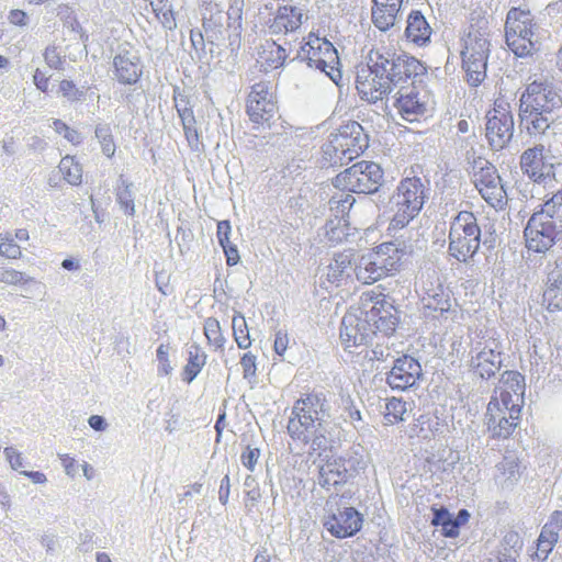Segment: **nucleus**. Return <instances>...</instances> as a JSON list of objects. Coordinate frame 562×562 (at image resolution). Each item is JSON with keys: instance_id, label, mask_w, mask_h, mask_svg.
<instances>
[{"instance_id": "34", "label": "nucleus", "mask_w": 562, "mask_h": 562, "mask_svg": "<svg viewBox=\"0 0 562 562\" xmlns=\"http://www.w3.org/2000/svg\"><path fill=\"white\" fill-rule=\"evenodd\" d=\"M401 9L386 5L381 2H373L371 8L372 23L381 31H387L396 21Z\"/></svg>"}, {"instance_id": "57", "label": "nucleus", "mask_w": 562, "mask_h": 562, "mask_svg": "<svg viewBox=\"0 0 562 562\" xmlns=\"http://www.w3.org/2000/svg\"><path fill=\"white\" fill-rule=\"evenodd\" d=\"M259 457H260V449L252 448L250 445H248L245 448V450L241 452L240 461L247 470L252 472L255 470V467L258 462Z\"/></svg>"}, {"instance_id": "55", "label": "nucleus", "mask_w": 562, "mask_h": 562, "mask_svg": "<svg viewBox=\"0 0 562 562\" xmlns=\"http://www.w3.org/2000/svg\"><path fill=\"white\" fill-rule=\"evenodd\" d=\"M0 282L11 285H18L26 283L27 280L25 279L24 274L20 271H16L12 268L0 267Z\"/></svg>"}, {"instance_id": "46", "label": "nucleus", "mask_w": 562, "mask_h": 562, "mask_svg": "<svg viewBox=\"0 0 562 562\" xmlns=\"http://www.w3.org/2000/svg\"><path fill=\"white\" fill-rule=\"evenodd\" d=\"M204 334L209 340L210 348L215 351L224 349V338L221 333L220 324L214 318H209L204 325Z\"/></svg>"}, {"instance_id": "45", "label": "nucleus", "mask_w": 562, "mask_h": 562, "mask_svg": "<svg viewBox=\"0 0 562 562\" xmlns=\"http://www.w3.org/2000/svg\"><path fill=\"white\" fill-rule=\"evenodd\" d=\"M495 406L496 411L502 414V416L498 418L497 426H493L492 428V438L507 439L518 426V422H513L505 416L498 407V403H495Z\"/></svg>"}, {"instance_id": "47", "label": "nucleus", "mask_w": 562, "mask_h": 562, "mask_svg": "<svg viewBox=\"0 0 562 562\" xmlns=\"http://www.w3.org/2000/svg\"><path fill=\"white\" fill-rule=\"evenodd\" d=\"M43 57L45 64L54 70H64L66 56L61 54V50L56 45H48L44 52Z\"/></svg>"}, {"instance_id": "29", "label": "nucleus", "mask_w": 562, "mask_h": 562, "mask_svg": "<svg viewBox=\"0 0 562 562\" xmlns=\"http://www.w3.org/2000/svg\"><path fill=\"white\" fill-rule=\"evenodd\" d=\"M425 308L432 312H448L451 307L450 293L439 279L430 281L423 295Z\"/></svg>"}, {"instance_id": "37", "label": "nucleus", "mask_w": 562, "mask_h": 562, "mask_svg": "<svg viewBox=\"0 0 562 562\" xmlns=\"http://www.w3.org/2000/svg\"><path fill=\"white\" fill-rule=\"evenodd\" d=\"M349 235V222L347 218H330L325 225V236L333 246L341 244Z\"/></svg>"}, {"instance_id": "48", "label": "nucleus", "mask_w": 562, "mask_h": 562, "mask_svg": "<svg viewBox=\"0 0 562 562\" xmlns=\"http://www.w3.org/2000/svg\"><path fill=\"white\" fill-rule=\"evenodd\" d=\"M57 92L69 102L80 101L83 97L82 90L69 79H63L58 82Z\"/></svg>"}, {"instance_id": "51", "label": "nucleus", "mask_w": 562, "mask_h": 562, "mask_svg": "<svg viewBox=\"0 0 562 562\" xmlns=\"http://www.w3.org/2000/svg\"><path fill=\"white\" fill-rule=\"evenodd\" d=\"M244 0H229L227 10L228 26L240 30L243 20Z\"/></svg>"}, {"instance_id": "21", "label": "nucleus", "mask_w": 562, "mask_h": 562, "mask_svg": "<svg viewBox=\"0 0 562 562\" xmlns=\"http://www.w3.org/2000/svg\"><path fill=\"white\" fill-rule=\"evenodd\" d=\"M430 101V95L427 91L422 92L412 89L400 92L394 106L404 120L415 122L426 115Z\"/></svg>"}, {"instance_id": "1", "label": "nucleus", "mask_w": 562, "mask_h": 562, "mask_svg": "<svg viewBox=\"0 0 562 562\" xmlns=\"http://www.w3.org/2000/svg\"><path fill=\"white\" fill-rule=\"evenodd\" d=\"M490 52L488 16L484 10L474 9L461 37L460 50L462 69L470 86L477 87L485 80Z\"/></svg>"}, {"instance_id": "42", "label": "nucleus", "mask_w": 562, "mask_h": 562, "mask_svg": "<svg viewBox=\"0 0 562 562\" xmlns=\"http://www.w3.org/2000/svg\"><path fill=\"white\" fill-rule=\"evenodd\" d=\"M406 412V402L401 398L392 397L387 400L385 404L384 419L387 424L403 422Z\"/></svg>"}, {"instance_id": "41", "label": "nucleus", "mask_w": 562, "mask_h": 562, "mask_svg": "<svg viewBox=\"0 0 562 562\" xmlns=\"http://www.w3.org/2000/svg\"><path fill=\"white\" fill-rule=\"evenodd\" d=\"M350 193L345 192L330 199V211L335 218L342 217L348 220L349 211L355 203V198Z\"/></svg>"}, {"instance_id": "26", "label": "nucleus", "mask_w": 562, "mask_h": 562, "mask_svg": "<svg viewBox=\"0 0 562 562\" xmlns=\"http://www.w3.org/2000/svg\"><path fill=\"white\" fill-rule=\"evenodd\" d=\"M519 121L522 128L535 137L542 136L554 122L552 112L519 109Z\"/></svg>"}, {"instance_id": "7", "label": "nucleus", "mask_w": 562, "mask_h": 562, "mask_svg": "<svg viewBox=\"0 0 562 562\" xmlns=\"http://www.w3.org/2000/svg\"><path fill=\"white\" fill-rule=\"evenodd\" d=\"M481 228L472 212L461 211L453 218L449 231V254L459 261H467L477 251Z\"/></svg>"}, {"instance_id": "14", "label": "nucleus", "mask_w": 562, "mask_h": 562, "mask_svg": "<svg viewBox=\"0 0 562 562\" xmlns=\"http://www.w3.org/2000/svg\"><path fill=\"white\" fill-rule=\"evenodd\" d=\"M300 55L310 66L325 72L334 82L341 78L339 57L335 46L315 32H310L300 48Z\"/></svg>"}, {"instance_id": "35", "label": "nucleus", "mask_w": 562, "mask_h": 562, "mask_svg": "<svg viewBox=\"0 0 562 562\" xmlns=\"http://www.w3.org/2000/svg\"><path fill=\"white\" fill-rule=\"evenodd\" d=\"M502 381L504 382L506 390L502 393V401L506 407H508L507 396L510 397L513 392L517 397L524 400L525 395V376L517 371H505L502 374Z\"/></svg>"}, {"instance_id": "39", "label": "nucleus", "mask_w": 562, "mask_h": 562, "mask_svg": "<svg viewBox=\"0 0 562 562\" xmlns=\"http://www.w3.org/2000/svg\"><path fill=\"white\" fill-rule=\"evenodd\" d=\"M59 171L65 181L78 186L82 181V168L72 156H65L59 162Z\"/></svg>"}, {"instance_id": "59", "label": "nucleus", "mask_w": 562, "mask_h": 562, "mask_svg": "<svg viewBox=\"0 0 562 562\" xmlns=\"http://www.w3.org/2000/svg\"><path fill=\"white\" fill-rule=\"evenodd\" d=\"M340 401L342 409L348 413V416L352 422L362 420L361 412L358 407L355 406L353 400L349 394H341Z\"/></svg>"}, {"instance_id": "33", "label": "nucleus", "mask_w": 562, "mask_h": 562, "mask_svg": "<svg viewBox=\"0 0 562 562\" xmlns=\"http://www.w3.org/2000/svg\"><path fill=\"white\" fill-rule=\"evenodd\" d=\"M543 303L549 311H562V274L557 266L548 274L543 292Z\"/></svg>"}, {"instance_id": "44", "label": "nucleus", "mask_w": 562, "mask_h": 562, "mask_svg": "<svg viewBox=\"0 0 562 562\" xmlns=\"http://www.w3.org/2000/svg\"><path fill=\"white\" fill-rule=\"evenodd\" d=\"M187 364L182 371V380L187 383H191L198 374L201 372L205 364V353H189Z\"/></svg>"}, {"instance_id": "9", "label": "nucleus", "mask_w": 562, "mask_h": 562, "mask_svg": "<svg viewBox=\"0 0 562 562\" xmlns=\"http://www.w3.org/2000/svg\"><path fill=\"white\" fill-rule=\"evenodd\" d=\"M526 248L536 254L549 251L562 239V226L542 205L528 220L524 231Z\"/></svg>"}, {"instance_id": "25", "label": "nucleus", "mask_w": 562, "mask_h": 562, "mask_svg": "<svg viewBox=\"0 0 562 562\" xmlns=\"http://www.w3.org/2000/svg\"><path fill=\"white\" fill-rule=\"evenodd\" d=\"M404 35L407 42L423 47L430 43L432 29L420 11L413 10L407 16Z\"/></svg>"}, {"instance_id": "13", "label": "nucleus", "mask_w": 562, "mask_h": 562, "mask_svg": "<svg viewBox=\"0 0 562 562\" xmlns=\"http://www.w3.org/2000/svg\"><path fill=\"white\" fill-rule=\"evenodd\" d=\"M356 89L362 100L376 102L393 91L386 76L385 64L374 48L368 55L367 67L358 71Z\"/></svg>"}, {"instance_id": "50", "label": "nucleus", "mask_w": 562, "mask_h": 562, "mask_svg": "<svg viewBox=\"0 0 562 562\" xmlns=\"http://www.w3.org/2000/svg\"><path fill=\"white\" fill-rule=\"evenodd\" d=\"M95 135L100 139L102 153L109 158L113 157L116 146L109 126H98L95 128Z\"/></svg>"}, {"instance_id": "43", "label": "nucleus", "mask_w": 562, "mask_h": 562, "mask_svg": "<svg viewBox=\"0 0 562 562\" xmlns=\"http://www.w3.org/2000/svg\"><path fill=\"white\" fill-rule=\"evenodd\" d=\"M173 101L182 123H194L196 121L188 95L175 90Z\"/></svg>"}, {"instance_id": "2", "label": "nucleus", "mask_w": 562, "mask_h": 562, "mask_svg": "<svg viewBox=\"0 0 562 562\" xmlns=\"http://www.w3.org/2000/svg\"><path fill=\"white\" fill-rule=\"evenodd\" d=\"M317 426L336 424L326 393L313 390L294 402L288 422V434L292 439H305L306 431Z\"/></svg>"}, {"instance_id": "32", "label": "nucleus", "mask_w": 562, "mask_h": 562, "mask_svg": "<svg viewBox=\"0 0 562 562\" xmlns=\"http://www.w3.org/2000/svg\"><path fill=\"white\" fill-rule=\"evenodd\" d=\"M431 520L434 527L440 528L441 536L445 538H457L460 529L456 522L454 515L446 506L432 505L430 507Z\"/></svg>"}, {"instance_id": "61", "label": "nucleus", "mask_w": 562, "mask_h": 562, "mask_svg": "<svg viewBox=\"0 0 562 562\" xmlns=\"http://www.w3.org/2000/svg\"><path fill=\"white\" fill-rule=\"evenodd\" d=\"M49 80L50 78L40 68L34 71L33 82L35 87L44 93H47L49 90Z\"/></svg>"}, {"instance_id": "63", "label": "nucleus", "mask_w": 562, "mask_h": 562, "mask_svg": "<svg viewBox=\"0 0 562 562\" xmlns=\"http://www.w3.org/2000/svg\"><path fill=\"white\" fill-rule=\"evenodd\" d=\"M222 20L221 12L211 13L210 18H204L202 26L206 34L212 33L215 34L217 30V21L220 22Z\"/></svg>"}, {"instance_id": "56", "label": "nucleus", "mask_w": 562, "mask_h": 562, "mask_svg": "<svg viewBox=\"0 0 562 562\" xmlns=\"http://www.w3.org/2000/svg\"><path fill=\"white\" fill-rule=\"evenodd\" d=\"M240 364L244 370V378L251 384L256 383V356L254 353H244Z\"/></svg>"}, {"instance_id": "3", "label": "nucleus", "mask_w": 562, "mask_h": 562, "mask_svg": "<svg viewBox=\"0 0 562 562\" xmlns=\"http://www.w3.org/2000/svg\"><path fill=\"white\" fill-rule=\"evenodd\" d=\"M404 251L393 241L382 243L356 259L355 277L362 284H373L395 276L402 267Z\"/></svg>"}, {"instance_id": "52", "label": "nucleus", "mask_w": 562, "mask_h": 562, "mask_svg": "<svg viewBox=\"0 0 562 562\" xmlns=\"http://www.w3.org/2000/svg\"><path fill=\"white\" fill-rule=\"evenodd\" d=\"M386 382L393 390H400L405 391L408 387H412L415 385V382H412L409 380V375L406 376L405 374L398 372L394 367L392 368L391 372L386 376Z\"/></svg>"}, {"instance_id": "38", "label": "nucleus", "mask_w": 562, "mask_h": 562, "mask_svg": "<svg viewBox=\"0 0 562 562\" xmlns=\"http://www.w3.org/2000/svg\"><path fill=\"white\" fill-rule=\"evenodd\" d=\"M393 367L406 376L409 374L412 382L416 383V381L423 376L419 359H415L409 353H402V357L394 361Z\"/></svg>"}, {"instance_id": "19", "label": "nucleus", "mask_w": 562, "mask_h": 562, "mask_svg": "<svg viewBox=\"0 0 562 562\" xmlns=\"http://www.w3.org/2000/svg\"><path fill=\"white\" fill-rule=\"evenodd\" d=\"M520 169L535 183H547L555 177L554 165L546 157L539 144L526 149L519 160Z\"/></svg>"}, {"instance_id": "6", "label": "nucleus", "mask_w": 562, "mask_h": 562, "mask_svg": "<svg viewBox=\"0 0 562 562\" xmlns=\"http://www.w3.org/2000/svg\"><path fill=\"white\" fill-rule=\"evenodd\" d=\"M358 311L363 315V322L367 324L363 329L371 334L380 333L390 336L398 325L397 311L383 292L375 290L363 292L359 299Z\"/></svg>"}, {"instance_id": "15", "label": "nucleus", "mask_w": 562, "mask_h": 562, "mask_svg": "<svg viewBox=\"0 0 562 562\" xmlns=\"http://www.w3.org/2000/svg\"><path fill=\"white\" fill-rule=\"evenodd\" d=\"M245 109L249 121L256 127L270 128L279 115L278 100L271 83L260 81L252 85Z\"/></svg>"}, {"instance_id": "12", "label": "nucleus", "mask_w": 562, "mask_h": 562, "mask_svg": "<svg viewBox=\"0 0 562 562\" xmlns=\"http://www.w3.org/2000/svg\"><path fill=\"white\" fill-rule=\"evenodd\" d=\"M382 181V168L373 161L362 160L338 173L333 184L344 192L371 194L379 190Z\"/></svg>"}, {"instance_id": "17", "label": "nucleus", "mask_w": 562, "mask_h": 562, "mask_svg": "<svg viewBox=\"0 0 562 562\" xmlns=\"http://www.w3.org/2000/svg\"><path fill=\"white\" fill-rule=\"evenodd\" d=\"M374 49L385 64L386 76L393 89L427 72L424 63L409 54L396 56L383 47Z\"/></svg>"}, {"instance_id": "49", "label": "nucleus", "mask_w": 562, "mask_h": 562, "mask_svg": "<svg viewBox=\"0 0 562 562\" xmlns=\"http://www.w3.org/2000/svg\"><path fill=\"white\" fill-rule=\"evenodd\" d=\"M53 128L57 134L63 135L64 138L72 145H79L82 142L81 134L59 119H55L53 121Z\"/></svg>"}, {"instance_id": "40", "label": "nucleus", "mask_w": 562, "mask_h": 562, "mask_svg": "<svg viewBox=\"0 0 562 562\" xmlns=\"http://www.w3.org/2000/svg\"><path fill=\"white\" fill-rule=\"evenodd\" d=\"M115 198L119 205L126 215H135V203L132 192V183H128L125 179L121 178L115 189Z\"/></svg>"}, {"instance_id": "62", "label": "nucleus", "mask_w": 562, "mask_h": 562, "mask_svg": "<svg viewBox=\"0 0 562 562\" xmlns=\"http://www.w3.org/2000/svg\"><path fill=\"white\" fill-rule=\"evenodd\" d=\"M231 223L228 221H220L217 223V239L220 245H225L229 241V235H231Z\"/></svg>"}, {"instance_id": "64", "label": "nucleus", "mask_w": 562, "mask_h": 562, "mask_svg": "<svg viewBox=\"0 0 562 562\" xmlns=\"http://www.w3.org/2000/svg\"><path fill=\"white\" fill-rule=\"evenodd\" d=\"M231 494V480L229 475L225 474V476L221 481L220 490H218V501L222 505H226L228 503Z\"/></svg>"}, {"instance_id": "18", "label": "nucleus", "mask_w": 562, "mask_h": 562, "mask_svg": "<svg viewBox=\"0 0 562 562\" xmlns=\"http://www.w3.org/2000/svg\"><path fill=\"white\" fill-rule=\"evenodd\" d=\"M560 105V95L547 81L530 82L519 99V109L531 111L553 112Z\"/></svg>"}, {"instance_id": "23", "label": "nucleus", "mask_w": 562, "mask_h": 562, "mask_svg": "<svg viewBox=\"0 0 562 562\" xmlns=\"http://www.w3.org/2000/svg\"><path fill=\"white\" fill-rule=\"evenodd\" d=\"M323 464L318 467L317 484L325 491L338 492L348 483L337 453H326L322 459Z\"/></svg>"}, {"instance_id": "58", "label": "nucleus", "mask_w": 562, "mask_h": 562, "mask_svg": "<svg viewBox=\"0 0 562 562\" xmlns=\"http://www.w3.org/2000/svg\"><path fill=\"white\" fill-rule=\"evenodd\" d=\"M0 255L8 259H18L21 257L22 251L12 238H5L0 243Z\"/></svg>"}, {"instance_id": "16", "label": "nucleus", "mask_w": 562, "mask_h": 562, "mask_svg": "<svg viewBox=\"0 0 562 562\" xmlns=\"http://www.w3.org/2000/svg\"><path fill=\"white\" fill-rule=\"evenodd\" d=\"M514 135V117L508 100L499 95L486 113L485 137L490 146L499 150L505 148Z\"/></svg>"}, {"instance_id": "27", "label": "nucleus", "mask_w": 562, "mask_h": 562, "mask_svg": "<svg viewBox=\"0 0 562 562\" xmlns=\"http://www.w3.org/2000/svg\"><path fill=\"white\" fill-rule=\"evenodd\" d=\"M286 57L284 47L272 40H267L260 45L257 63L263 71H270L282 67Z\"/></svg>"}, {"instance_id": "22", "label": "nucleus", "mask_w": 562, "mask_h": 562, "mask_svg": "<svg viewBox=\"0 0 562 562\" xmlns=\"http://www.w3.org/2000/svg\"><path fill=\"white\" fill-rule=\"evenodd\" d=\"M367 324L363 322V315H360L358 306H351L344 315L340 327V339L345 348H351L362 345L371 335V331L364 330Z\"/></svg>"}, {"instance_id": "20", "label": "nucleus", "mask_w": 562, "mask_h": 562, "mask_svg": "<svg viewBox=\"0 0 562 562\" xmlns=\"http://www.w3.org/2000/svg\"><path fill=\"white\" fill-rule=\"evenodd\" d=\"M302 8L284 3L278 5L267 22L268 30L273 35H288L300 30L305 19Z\"/></svg>"}, {"instance_id": "36", "label": "nucleus", "mask_w": 562, "mask_h": 562, "mask_svg": "<svg viewBox=\"0 0 562 562\" xmlns=\"http://www.w3.org/2000/svg\"><path fill=\"white\" fill-rule=\"evenodd\" d=\"M486 356L495 358V353H476V358L471 359V367L475 374L488 380L499 371L501 360L495 361Z\"/></svg>"}, {"instance_id": "54", "label": "nucleus", "mask_w": 562, "mask_h": 562, "mask_svg": "<svg viewBox=\"0 0 562 562\" xmlns=\"http://www.w3.org/2000/svg\"><path fill=\"white\" fill-rule=\"evenodd\" d=\"M244 487H245V493H246L247 499L254 506L261 498L259 484H258L256 477L250 474L246 475V477L244 480Z\"/></svg>"}, {"instance_id": "4", "label": "nucleus", "mask_w": 562, "mask_h": 562, "mask_svg": "<svg viewBox=\"0 0 562 562\" xmlns=\"http://www.w3.org/2000/svg\"><path fill=\"white\" fill-rule=\"evenodd\" d=\"M426 199V188L420 178L402 179L391 199L393 214L387 231L397 232L408 226L419 215Z\"/></svg>"}, {"instance_id": "53", "label": "nucleus", "mask_w": 562, "mask_h": 562, "mask_svg": "<svg viewBox=\"0 0 562 562\" xmlns=\"http://www.w3.org/2000/svg\"><path fill=\"white\" fill-rule=\"evenodd\" d=\"M542 206L551 213L562 226V189L547 200Z\"/></svg>"}, {"instance_id": "30", "label": "nucleus", "mask_w": 562, "mask_h": 562, "mask_svg": "<svg viewBox=\"0 0 562 562\" xmlns=\"http://www.w3.org/2000/svg\"><path fill=\"white\" fill-rule=\"evenodd\" d=\"M355 263L352 254L346 251L337 254L328 266L327 280L337 286L340 285L350 278L352 271L355 272Z\"/></svg>"}, {"instance_id": "8", "label": "nucleus", "mask_w": 562, "mask_h": 562, "mask_svg": "<svg viewBox=\"0 0 562 562\" xmlns=\"http://www.w3.org/2000/svg\"><path fill=\"white\" fill-rule=\"evenodd\" d=\"M537 24L530 11L512 8L506 16L505 36L512 52L519 57L532 55L536 50Z\"/></svg>"}, {"instance_id": "24", "label": "nucleus", "mask_w": 562, "mask_h": 562, "mask_svg": "<svg viewBox=\"0 0 562 562\" xmlns=\"http://www.w3.org/2000/svg\"><path fill=\"white\" fill-rule=\"evenodd\" d=\"M113 67L114 75L122 85H135L143 76L140 57L127 50L113 58Z\"/></svg>"}, {"instance_id": "60", "label": "nucleus", "mask_w": 562, "mask_h": 562, "mask_svg": "<svg viewBox=\"0 0 562 562\" xmlns=\"http://www.w3.org/2000/svg\"><path fill=\"white\" fill-rule=\"evenodd\" d=\"M7 461L10 463V467L18 471L24 465V459L22 454L15 450L13 447H7L3 450Z\"/></svg>"}, {"instance_id": "28", "label": "nucleus", "mask_w": 562, "mask_h": 562, "mask_svg": "<svg viewBox=\"0 0 562 562\" xmlns=\"http://www.w3.org/2000/svg\"><path fill=\"white\" fill-rule=\"evenodd\" d=\"M338 459H340L344 475L348 483H351L367 468L364 448L360 445L351 446L341 454H338Z\"/></svg>"}, {"instance_id": "10", "label": "nucleus", "mask_w": 562, "mask_h": 562, "mask_svg": "<svg viewBox=\"0 0 562 562\" xmlns=\"http://www.w3.org/2000/svg\"><path fill=\"white\" fill-rule=\"evenodd\" d=\"M349 498L346 493H335L326 502L328 516L324 526L331 536L339 539L355 536L363 525V515L347 504Z\"/></svg>"}, {"instance_id": "5", "label": "nucleus", "mask_w": 562, "mask_h": 562, "mask_svg": "<svg viewBox=\"0 0 562 562\" xmlns=\"http://www.w3.org/2000/svg\"><path fill=\"white\" fill-rule=\"evenodd\" d=\"M369 146L368 135L356 121L347 122L323 146L324 159L330 166H342L358 158Z\"/></svg>"}, {"instance_id": "11", "label": "nucleus", "mask_w": 562, "mask_h": 562, "mask_svg": "<svg viewBox=\"0 0 562 562\" xmlns=\"http://www.w3.org/2000/svg\"><path fill=\"white\" fill-rule=\"evenodd\" d=\"M471 180L484 199L495 210L507 205V192L496 167L483 157L474 158L471 162Z\"/></svg>"}, {"instance_id": "31", "label": "nucleus", "mask_w": 562, "mask_h": 562, "mask_svg": "<svg viewBox=\"0 0 562 562\" xmlns=\"http://www.w3.org/2000/svg\"><path fill=\"white\" fill-rule=\"evenodd\" d=\"M336 426H317L306 431L305 439H297L304 443H311L313 451L318 453L319 458H324L326 453L331 454V431Z\"/></svg>"}]
</instances>
